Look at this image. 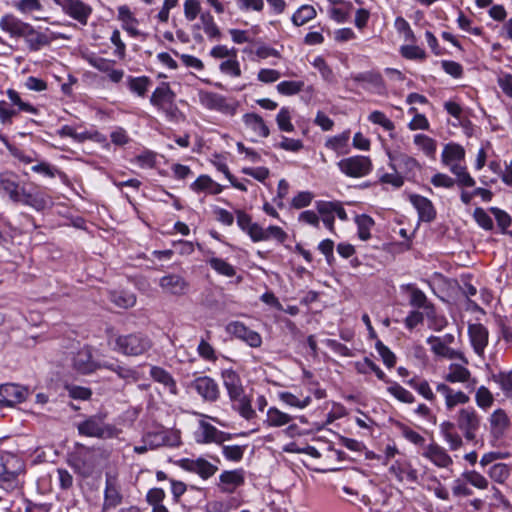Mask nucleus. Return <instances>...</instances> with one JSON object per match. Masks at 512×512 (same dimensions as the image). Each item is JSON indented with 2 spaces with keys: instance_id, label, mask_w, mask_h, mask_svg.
<instances>
[{
  "instance_id": "f257e3e1",
  "label": "nucleus",
  "mask_w": 512,
  "mask_h": 512,
  "mask_svg": "<svg viewBox=\"0 0 512 512\" xmlns=\"http://www.w3.org/2000/svg\"><path fill=\"white\" fill-rule=\"evenodd\" d=\"M0 194L37 211L44 210L49 203L48 195L39 186L21 179L13 172L0 174Z\"/></svg>"
},
{
  "instance_id": "f03ea898",
  "label": "nucleus",
  "mask_w": 512,
  "mask_h": 512,
  "mask_svg": "<svg viewBox=\"0 0 512 512\" xmlns=\"http://www.w3.org/2000/svg\"><path fill=\"white\" fill-rule=\"evenodd\" d=\"M152 347V341L144 333L134 332L126 335H116L112 350L125 356H141Z\"/></svg>"
},
{
  "instance_id": "7ed1b4c3",
  "label": "nucleus",
  "mask_w": 512,
  "mask_h": 512,
  "mask_svg": "<svg viewBox=\"0 0 512 512\" xmlns=\"http://www.w3.org/2000/svg\"><path fill=\"white\" fill-rule=\"evenodd\" d=\"M176 94L170 88L169 83L162 82L153 91L150 97V103L159 111L165 114L168 121L179 122L183 118L182 112L175 103Z\"/></svg>"
},
{
  "instance_id": "20e7f679",
  "label": "nucleus",
  "mask_w": 512,
  "mask_h": 512,
  "mask_svg": "<svg viewBox=\"0 0 512 512\" xmlns=\"http://www.w3.org/2000/svg\"><path fill=\"white\" fill-rule=\"evenodd\" d=\"M105 416L96 414L89 416L77 424L78 433L81 436L95 437L99 439H111L118 437L120 430L114 425L106 424Z\"/></svg>"
},
{
  "instance_id": "39448f33",
  "label": "nucleus",
  "mask_w": 512,
  "mask_h": 512,
  "mask_svg": "<svg viewBox=\"0 0 512 512\" xmlns=\"http://www.w3.org/2000/svg\"><path fill=\"white\" fill-rule=\"evenodd\" d=\"M455 421L464 439L468 442L475 441L477 432L481 426V416L475 408L470 406L461 408L455 415Z\"/></svg>"
},
{
  "instance_id": "423d86ee",
  "label": "nucleus",
  "mask_w": 512,
  "mask_h": 512,
  "mask_svg": "<svg viewBox=\"0 0 512 512\" xmlns=\"http://www.w3.org/2000/svg\"><path fill=\"white\" fill-rule=\"evenodd\" d=\"M337 166L339 170L351 178H362L370 174L373 164L368 156L355 155L341 159Z\"/></svg>"
},
{
  "instance_id": "0eeeda50",
  "label": "nucleus",
  "mask_w": 512,
  "mask_h": 512,
  "mask_svg": "<svg viewBox=\"0 0 512 512\" xmlns=\"http://www.w3.org/2000/svg\"><path fill=\"white\" fill-rule=\"evenodd\" d=\"M56 5L61 7L62 11L78 21L82 25L88 23V19L92 14V7L82 0H53Z\"/></svg>"
},
{
  "instance_id": "6e6552de",
  "label": "nucleus",
  "mask_w": 512,
  "mask_h": 512,
  "mask_svg": "<svg viewBox=\"0 0 512 512\" xmlns=\"http://www.w3.org/2000/svg\"><path fill=\"white\" fill-rule=\"evenodd\" d=\"M201 104L209 109L224 114L234 115L236 105L227 101L226 97L215 92H201L199 95Z\"/></svg>"
},
{
  "instance_id": "1a4fd4ad",
  "label": "nucleus",
  "mask_w": 512,
  "mask_h": 512,
  "mask_svg": "<svg viewBox=\"0 0 512 512\" xmlns=\"http://www.w3.org/2000/svg\"><path fill=\"white\" fill-rule=\"evenodd\" d=\"M191 387L206 402H216L220 396V390L217 382L209 376L197 377Z\"/></svg>"
},
{
  "instance_id": "9d476101",
  "label": "nucleus",
  "mask_w": 512,
  "mask_h": 512,
  "mask_svg": "<svg viewBox=\"0 0 512 512\" xmlns=\"http://www.w3.org/2000/svg\"><path fill=\"white\" fill-rule=\"evenodd\" d=\"M123 496L121 494L120 485L117 478L109 474L106 475L104 501L102 511L106 512L115 509L122 503Z\"/></svg>"
},
{
  "instance_id": "9b49d317",
  "label": "nucleus",
  "mask_w": 512,
  "mask_h": 512,
  "mask_svg": "<svg viewBox=\"0 0 512 512\" xmlns=\"http://www.w3.org/2000/svg\"><path fill=\"white\" fill-rule=\"evenodd\" d=\"M27 389L14 383H6L0 386V408L11 407L25 401Z\"/></svg>"
},
{
  "instance_id": "f8f14e48",
  "label": "nucleus",
  "mask_w": 512,
  "mask_h": 512,
  "mask_svg": "<svg viewBox=\"0 0 512 512\" xmlns=\"http://www.w3.org/2000/svg\"><path fill=\"white\" fill-rule=\"evenodd\" d=\"M227 332L236 338L244 341L253 348L260 347L262 344V338L260 334L254 330H251L245 326L242 322L234 321L227 325Z\"/></svg>"
},
{
  "instance_id": "ddd939ff",
  "label": "nucleus",
  "mask_w": 512,
  "mask_h": 512,
  "mask_svg": "<svg viewBox=\"0 0 512 512\" xmlns=\"http://www.w3.org/2000/svg\"><path fill=\"white\" fill-rule=\"evenodd\" d=\"M179 465L185 471L196 473L203 479L212 477L218 470L217 466L213 465L204 458H184L179 461Z\"/></svg>"
},
{
  "instance_id": "4468645a",
  "label": "nucleus",
  "mask_w": 512,
  "mask_h": 512,
  "mask_svg": "<svg viewBox=\"0 0 512 512\" xmlns=\"http://www.w3.org/2000/svg\"><path fill=\"white\" fill-rule=\"evenodd\" d=\"M468 336L474 352L483 357L489 341L488 329L481 323L469 324Z\"/></svg>"
},
{
  "instance_id": "2eb2a0df",
  "label": "nucleus",
  "mask_w": 512,
  "mask_h": 512,
  "mask_svg": "<svg viewBox=\"0 0 512 512\" xmlns=\"http://www.w3.org/2000/svg\"><path fill=\"white\" fill-rule=\"evenodd\" d=\"M159 286L167 293L174 296H182L189 289V282L178 274H167L160 278Z\"/></svg>"
},
{
  "instance_id": "dca6fc26",
  "label": "nucleus",
  "mask_w": 512,
  "mask_h": 512,
  "mask_svg": "<svg viewBox=\"0 0 512 512\" xmlns=\"http://www.w3.org/2000/svg\"><path fill=\"white\" fill-rule=\"evenodd\" d=\"M102 363L93 360L90 348L83 347L73 357V367L81 374H90L97 369H102Z\"/></svg>"
},
{
  "instance_id": "f3484780",
  "label": "nucleus",
  "mask_w": 512,
  "mask_h": 512,
  "mask_svg": "<svg viewBox=\"0 0 512 512\" xmlns=\"http://www.w3.org/2000/svg\"><path fill=\"white\" fill-rule=\"evenodd\" d=\"M195 439L198 443H222L229 439V435L206 421H200Z\"/></svg>"
},
{
  "instance_id": "a211bd4d",
  "label": "nucleus",
  "mask_w": 512,
  "mask_h": 512,
  "mask_svg": "<svg viewBox=\"0 0 512 512\" xmlns=\"http://www.w3.org/2000/svg\"><path fill=\"white\" fill-rule=\"evenodd\" d=\"M436 391L443 395L445 407L448 411L453 410L457 405H465L470 401V397L461 390H454L445 383H439Z\"/></svg>"
},
{
  "instance_id": "6ab92c4d",
  "label": "nucleus",
  "mask_w": 512,
  "mask_h": 512,
  "mask_svg": "<svg viewBox=\"0 0 512 512\" xmlns=\"http://www.w3.org/2000/svg\"><path fill=\"white\" fill-rule=\"evenodd\" d=\"M245 482L243 469L225 470L219 476V488L224 493H233Z\"/></svg>"
},
{
  "instance_id": "aec40b11",
  "label": "nucleus",
  "mask_w": 512,
  "mask_h": 512,
  "mask_svg": "<svg viewBox=\"0 0 512 512\" xmlns=\"http://www.w3.org/2000/svg\"><path fill=\"white\" fill-rule=\"evenodd\" d=\"M233 410L239 413L245 420H251L256 417V412L252 408V401L245 391H241L228 396Z\"/></svg>"
},
{
  "instance_id": "412c9836",
  "label": "nucleus",
  "mask_w": 512,
  "mask_h": 512,
  "mask_svg": "<svg viewBox=\"0 0 512 512\" xmlns=\"http://www.w3.org/2000/svg\"><path fill=\"white\" fill-rule=\"evenodd\" d=\"M29 26V23L10 13L3 15L0 19V28L14 38H22Z\"/></svg>"
},
{
  "instance_id": "4be33fe9",
  "label": "nucleus",
  "mask_w": 512,
  "mask_h": 512,
  "mask_svg": "<svg viewBox=\"0 0 512 512\" xmlns=\"http://www.w3.org/2000/svg\"><path fill=\"white\" fill-rule=\"evenodd\" d=\"M423 456L439 468H448L453 464V460L447 451L436 443L429 444L425 448Z\"/></svg>"
},
{
  "instance_id": "5701e85b",
  "label": "nucleus",
  "mask_w": 512,
  "mask_h": 512,
  "mask_svg": "<svg viewBox=\"0 0 512 512\" xmlns=\"http://www.w3.org/2000/svg\"><path fill=\"white\" fill-rule=\"evenodd\" d=\"M410 202L417 210L419 219L421 221L431 222L436 217L435 208L428 198L413 194L410 196Z\"/></svg>"
},
{
  "instance_id": "b1692460",
  "label": "nucleus",
  "mask_w": 512,
  "mask_h": 512,
  "mask_svg": "<svg viewBox=\"0 0 512 512\" xmlns=\"http://www.w3.org/2000/svg\"><path fill=\"white\" fill-rule=\"evenodd\" d=\"M389 472L396 477L399 482L408 481L415 483L418 481V472L407 461H395L390 467Z\"/></svg>"
},
{
  "instance_id": "393cba45",
  "label": "nucleus",
  "mask_w": 512,
  "mask_h": 512,
  "mask_svg": "<svg viewBox=\"0 0 512 512\" xmlns=\"http://www.w3.org/2000/svg\"><path fill=\"white\" fill-rule=\"evenodd\" d=\"M457 429L456 422L444 421L440 424V433L451 451L459 450L464 444L463 437L457 432Z\"/></svg>"
},
{
  "instance_id": "a878e982",
  "label": "nucleus",
  "mask_w": 512,
  "mask_h": 512,
  "mask_svg": "<svg viewBox=\"0 0 512 512\" xmlns=\"http://www.w3.org/2000/svg\"><path fill=\"white\" fill-rule=\"evenodd\" d=\"M490 431L496 438L502 437L510 426V419L506 411L498 408L488 418Z\"/></svg>"
},
{
  "instance_id": "bb28decb",
  "label": "nucleus",
  "mask_w": 512,
  "mask_h": 512,
  "mask_svg": "<svg viewBox=\"0 0 512 512\" xmlns=\"http://www.w3.org/2000/svg\"><path fill=\"white\" fill-rule=\"evenodd\" d=\"M150 377L163 387L172 395H177L178 388L172 374L160 366H151Z\"/></svg>"
},
{
  "instance_id": "cd10ccee",
  "label": "nucleus",
  "mask_w": 512,
  "mask_h": 512,
  "mask_svg": "<svg viewBox=\"0 0 512 512\" xmlns=\"http://www.w3.org/2000/svg\"><path fill=\"white\" fill-rule=\"evenodd\" d=\"M236 219L238 227L245 232L252 242L256 239H261L260 231L261 226L252 221V217L243 210H236Z\"/></svg>"
},
{
  "instance_id": "c85d7f7f",
  "label": "nucleus",
  "mask_w": 512,
  "mask_h": 512,
  "mask_svg": "<svg viewBox=\"0 0 512 512\" xmlns=\"http://www.w3.org/2000/svg\"><path fill=\"white\" fill-rule=\"evenodd\" d=\"M190 189L195 193L205 192L218 195L223 191V186L215 182L209 175L202 174L190 184Z\"/></svg>"
},
{
  "instance_id": "c756f323",
  "label": "nucleus",
  "mask_w": 512,
  "mask_h": 512,
  "mask_svg": "<svg viewBox=\"0 0 512 512\" xmlns=\"http://www.w3.org/2000/svg\"><path fill=\"white\" fill-rule=\"evenodd\" d=\"M101 366L104 369L114 372L126 383H132L138 380V372L129 366L121 364L119 361H104Z\"/></svg>"
},
{
  "instance_id": "7c9ffc66",
  "label": "nucleus",
  "mask_w": 512,
  "mask_h": 512,
  "mask_svg": "<svg viewBox=\"0 0 512 512\" xmlns=\"http://www.w3.org/2000/svg\"><path fill=\"white\" fill-rule=\"evenodd\" d=\"M352 80L357 83H367L371 86L374 92L382 94L386 90L383 77L380 73L374 71L361 72L352 75Z\"/></svg>"
},
{
  "instance_id": "2f4dec72",
  "label": "nucleus",
  "mask_w": 512,
  "mask_h": 512,
  "mask_svg": "<svg viewBox=\"0 0 512 512\" xmlns=\"http://www.w3.org/2000/svg\"><path fill=\"white\" fill-rule=\"evenodd\" d=\"M22 38L25 39V42L30 51H39L43 47L48 46L51 42V39L48 37V35L42 32H38L31 24L25 31V34L22 36Z\"/></svg>"
},
{
  "instance_id": "473e14b6",
  "label": "nucleus",
  "mask_w": 512,
  "mask_h": 512,
  "mask_svg": "<svg viewBox=\"0 0 512 512\" xmlns=\"http://www.w3.org/2000/svg\"><path fill=\"white\" fill-rule=\"evenodd\" d=\"M465 160V149L457 143H448L444 146L441 154V162L446 167L457 163L464 162Z\"/></svg>"
},
{
  "instance_id": "72a5a7b5",
  "label": "nucleus",
  "mask_w": 512,
  "mask_h": 512,
  "mask_svg": "<svg viewBox=\"0 0 512 512\" xmlns=\"http://www.w3.org/2000/svg\"><path fill=\"white\" fill-rule=\"evenodd\" d=\"M243 122L247 128L251 129L259 137L266 138L270 134V130L264 119L256 113L244 114Z\"/></svg>"
},
{
  "instance_id": "f704fd0d",
  "label": "nucleus",
  "mask_w": 512,
  "mask_h": 512,
  "mask_svg": "<svg viewBox=\"0 0 512 512\" xmlns=\"http://www.w3.org/2000/svg\"><path fill=\"white\" fill-rule=\"evenodd\" d=\"M126 85L131 93L144 98L152 85V81L148 76L134 77L129 75L126 77Z\"/></svg>"
},
{
  "instance_id": "c9c22d12",
  "label": "nucleus",
  "mask_w": 512,
  "mask_h": 512,
  "mask_svg": "<svg viewBox=\"0 0 512 512\" xmlns=\"http://www.w3.org/2000/svg\"><path fill=\"white\" fill-rule=\"evenodd\" d=\"M350 130H345L342 133L328 138L325 142V147L333 150L338 155L347 154L349 148Z\"/></svg>"
},
{
  "instance_id": "e433bc0d",
  "label": "nucleus",
  "mask_w": 512,
  "mask_h": 512,
  "mask_svg": "<svg viewBox=\"0 0 512 512\" xmlns=\"http://www.w3.org/2000/svg\"><path fill=\"white\" fill-rule=\"evenodd\" d=\"M394 161V170L397 169L406 174H415L416 171L421 170V164L417 159L407 154H399L395 157H390Z\"/></svg>"
},
{
  "instance_id": "4c0bfd02",
  "label": "nucleus",
  "mask_w": 512,
  "mask_h": 512,
  "mask_svg": "<svg viewBox=\"0 0 512 512\" xmlns=\"http://www.w3.org/2000/svg\"><path fill=\"white\" fill-rule=\"evenodd\" d=\"M293 417L276 407H270L266 413L264 425L269 428H279L288 425L292 422Z\"/></svg>"
},
{
  "instance_id": "58836bf2",
  "label": "nucleus",
  "mask_w": 512,
  "mask_h": 512,
  "mask_svg": "<svg viewBox=\"0 0 512 512\" xmlns=\"http://www.w3.org/2000/svg\"><path fill=\"white\" fill-rule=\"evenodd\" d=\"M0 471L19 475L23 471V463L15 454L2 451L0 452Z\"/></svg>"
},
{
  "instance_id": "ea45409f",
  "label": "nucleus",
  "mask_w": 512,
  "mask_h": 512,
  "mask_svg": "<svg viewBox=\"0 0 512 512\" xmlns=\"http://www.w3.org/2000/svg\"><path fill=\"white\" fill-rule=\"evenodd\" d=\"M403 291H407L410 294L409 298V304L415 308H422L425 310H429L433 308V305L428 302V299L425 295V293L417 288L413 284H407L403 285L402 287Z\"/></svg>"
},
{
  "instance_id": "a19ab883",
  "label": "nucleus",
  "mask_w": 512,
  "mask_h": 512,
  "mask_svg": "<svg viewBox=\"0 0 512 512\" xmlns=\"http://www.w3.org/2000/svg\"><path fill=\"white\" fill-rule=\"evenodd\" d=\"M452 174L456 176L455 182L459 187H474L476 182L474 178L467 171L464 162H457L447 166Z\"/></svg>"
},
{
  "instance_id": "79ce46f5",
  "label": "nucleus",
  "mask_w": 512,
  "mask_h": 512,
  "mask_svg": "<svg viewBox=\"0 0 512 512\" xmlns=\"http://www.w3.org/2000/svg\"><path fill=\"white\" fill-rule=\"evenodd\" d=\"M221 377L228 396L244 390L241 378L236 371L225 369L222 371Z\"/></svg>"
},
{
  "instance_id": "37998d69",
  "label": "nucleus",
  "mask_w": 512,
  "mask_h": 512,
  "mask_svg": "<svg viewBox=\"0 0 512 512\" xmlns=\"http://www.w3.org/2000/svg\"><path fill=\"white\" fill-rule=\"evenodd\" d=\"M444 379L449 383H466L471 379V372L461 364H450Z\"/></svg>"
},
{
  "instance_id": "c03bdc74",
  "label": "nucleus",
  "mask_w": 512,
  "mask_h": 512,
  "mask_svg": "<svg viewBox=\"0 0 512 512\" xmlns=\"http://www.w3.org/2000/svg\"><path fill=\"white\" fill-rule=\"evenodd\" d=\"M259 233L261 235V239L254 240V243L275 240L277 243L283 244L288 239L287 232L281 227L275 225H270L267 228H263L261 226V231Z\"/></svg>"
},
{
  "instance_id": "a18cd8bd",
  "label": "nucleus",
  "mask_w": 512,
  "mask_h": 512,
  "mask_svg": "<svg viewBox=\"0 0 512 512\" xmlns=\"http://www.w3.org/2000/svg\"><path fill=\"white\" fill-rule=\"evenodd\" d=\"M414 144L423 151V153L429 157L434 159L436 150H437V142L435 139L425 135V134H416L414 136Z\"/></svg>"
},
{
  "instance_id": "49530a36",
  "label": "nucleus",
  "mask_w": 512,
  "mask_h": 512,
  "mask_svg": "<svg viewBox=\"0 0 512 512\" xmlns=\"http://www.w3.org/2000/svg\"><path fill=\"white\" fill-rule=\"evenodd\" d=\"M207 264L219 275L228 278L236 275V268L222 258L213 256L207 259Z\"/></svg>"
},
{
  "instance_id": "de8ad7c7",
  "label": "nucleus",
  "mask_w": 512,
  "mask_h": 512,
  "mask_svg": "<svg viewBox=\"0 0 512 512\" xmlns=\"http://www.w3.org/2000/svg\"><path fill=\"white\" fill-rule=\"evenodd\" d=\"M388 384L390 385L387 387V392L398 401L405 404H412L415 402L414 395L409 390L401 386L398 382L391 380V382Z\"/></svg>"
},
{
  "instance_id": "09e8293b",
  "label": "nucleus",
  "mask_w": 512,
  "mask_h": 512,
  "mask_svg": "<svg viewBox=\"0 0 512 512\" xmlns=\"http://www.w3.org/2000/svg\"><path fill=\"white\" fill-rule=\"evenodd\" d=\"M407 384L414 389L419 395H421L424 399L433 402L436 399L435 394L433 393L429 383L425 379H420L419 377H413L408 380Z\"/></svg>"
},
{
  "instance_id": "8fccbe9b",
  "label": "nucleus",
  "mask_w": 512,
  "mask_h": 512,
  "mask_svg": "<svg viewBox=\"0 0 512 512\" xmlns=\"http://www.w3.org/2000/svg\"><path fill=\"white\" fill-rule=\"evenodd\" d=\"M355 222L357 224L358 237L362 241H367L368 239H370V230L375 224L373 218L367 214H361L356 216Z\"/></svg>"
},
{
  "instance_id": "3c124183",
  "label": "nucleus",
  "mask_w": 512,
  "mask_h": 512,
  "mask_svg": "<svg viewBox=\"0 0 512 512\" xmlns=\"http://www.w3.org/2000/svg\"><path fill=\"white\" fill-rule=\"evenodd\" d=\"M427 343L431 346V350L437 356L452 359L455 356V351L445 345L442 342L441 337L430 336L427 339Z\"/></svg>"
},
{
  "instance_id": "603ef678",
  "label": "nucleus",
  "mask_w": 512,
  "mask_h": 512,
  "mask_svg": "<svg viewBox=\"0 0 512 512\" xmlns=\"http://www.w3.org/2000/svg\"><path fill=\"white\" fill-rule=\"evenodd\" d=\"M278 398L286 405L298 409H304L311 403V397L309 395L300 399L299 397L288 391L279 392Z\"/></svg>"
},
{
  "instance_id": "864d4df0",
  "label": "nucleus",
  "mask_w": 512,
  "mask_h": 512,
  "mask_svg": "<svg viewBox=\"0 0 512 512\" xmlns=\"http://www.w3.org/2000/svg\"><path fill=\"white\" fill-rule=\"evenodd\" d=\"M110 300L120 308H130L136 304V296L126 291H113L110 293Z\"/></svg>"
},
{
  "instance_id": "5fc2aeb1",
  "label": "nucleus",
  "mask_w": 512,
  "mask_h": 512,
  "mask_svg": "<svg viewBox=\"0 0 512 512\" xmlns=\"http://www.w3.org/2000/svg\"><path fill=\"white\" fill-rule=\"evenodd\" d=\"M316 17V10L311 5H302L292 15V22L295 26H302Z\"/></svg>"
},
{
  "instance_id": "6e6d98bb",
  "label": "nucleus",
  "mask_w": 512,
  "mask_h": 512,
  "mask_svg": "<svg viewBox=\"0 0 512 512\" xmlns=\"http://www.w3.org/2000/svg\"><path fill=\"white\" fill-rule=\"evenodd\" d=\"M462 477L468 484L479 490H485L489 486L487 478L476 470H465L462 473Z\"/></svg>"
},
{
  "instance_id": "4d7b16f0",
  "label": "nucleus",
  "mask_w": 512,
  "mask_h": 512,
  "mask_svg": "<svg viewBox=\"0 0 512 512\" xmlns=\"http://www.w3.org/2000/svg\"><path fill=\"white\" fill-rule=\"evenodd\" d=\"M276 123L280 131L293 132L295 127L292 123V114L289 107H282L276 115Z\"/></svg>"
},
{
  "instance_id": "13d9d810",
  "label": "nucleus",
  "mask_w": 512,
  "mask_h": 512,
  "mask_svg": "<svg viewBox=\"0 0 512 512\" xmlns=\"http://www.w3.org/2000/svg\"><path fill=\"white\" fill-rule=\"evenodd\" d=\"M475 402L480 409L488 410L494 404V396L486 386L482 385L475 392Z\"/></svg>"
},
{
  "instance_id": "bf43d9fd",
  "label": "nucleus",
  "mask_w": 512,
  "mask_h": 512,
  "mask_svg": "<svg viewBox=\"0 0 512 512\" xmlns=\"http://www.w3.org/2000/svg\"><path fill=\"white\" fill-rule=\"evenodd\" d=\"M487 473L493 481L503 484L510 477V467L505 463H496L488 469Z\"/></svg>"
},
{
  "instance_id": "052dcab7",
  "label": "nucleus",
  "mask_w": 512,
  "mask_h": 512,
  "mask_svg": "<svg viewBox=\"0 0 512 512\" xmlns=\"http://www.w3.org/2000/svg\"><path fill=\"white\" fill-rule=\"evenodd\" d=\"M303 81L287 80L277 84L276 89L279 94L284 96H293L300 93L304 89Z\"/></svg>"
},
{
  "instance_id": "680f3d73",
  "label": "nucleus",
  "mask_w": 512,
  "mask_h": 512,
  "mask_svg": "<svg viewBox=\"0 0 512 512\" xmlns=\"http://www.w3.org/2000/svg\"><path fill=\"white\" fill-rule=\"evenodd\" d=\"M200 20L203 25V30L209 38H220V30L216 25L213 16L209 12L202 13L200 15Z\"/></svg>"
},
{
  "instance_id": "e2e57ef3",
  "label": "nucleus",
  "mask_w": 512,
  "mask_h": 512,
  "mask_svg": "<svg viewBox=\"0 0 512 512\" xmlns=\"http://www.w3.org/2000/svg\"><path fill=\"white\" fill-rule=\"evenodd\" d=\"M6 95L11 103L19 108L20 111L27 112L30 114H38V109L30 103L24 102L20 94L14 89H8Z\"/></svg>"
},
{
  "instance_id": "0e129e2a",
  "label": "nucleus",
  "mask_w": 512,
  "mask_h": 512,
  "mask_svg": "<svg viewBox=\"0 0 512 512\" xmlns=\"http://www.w3.org/2000/svg\"><path fill=\"white\" fill-rule=\"evenodd\" d=\"M12 7L22 14L41 11L43 9L40 0H15L12 2Z\"/></svg>"
},
{
  "instance_id": "69168bd1",
  "label": "nucleus",
  "mask_w": 512,
  "mask_h": 512,
  "mask_svg": "<svg viewBox=\"0 0 512 512\" xmlns=\"http://www.w3.org/2000/svg\"><path fill=\"white\" fill-rule=\"evenodd\" d=\"M375 349L382 358L384 365L387 368H393L396 364L395 354L379 339L375 343Z\"/></svg>"
},
{
  "instance_id": "338daca9",
  "label": "nucleus",
  "mask_w": 512,
  "mask_h": 512,
  "mask_svg": "<svg viewBox=\"0 0 512 512\" xmlns=\"http://www.w3.org/2000/svg\"><path fill=\"white\" fill-rule=\"evenodd\" d=\"M312 65L319 71L323 80H325L328 83H332L335 81V75L323 57H315L312 62Z\"/></svg>"
},
{
  "instance_id": "774afa93",
  "label": "nucleus",
  "mask_w": 512,
  "mask_h": 512,
  "mask_svg": "<svg viewBox=\"0 0 512 512\" xmlns=\"http://www.w3.org/2000/svg\"><path fill=\"white\" fill-rule=\"evenodd\" d=\"M396 426L401 431L402 436L409 442L419 446H422L425 443V438L409 426L401 422H397Z\"/></svg>"
}]
</instances>
